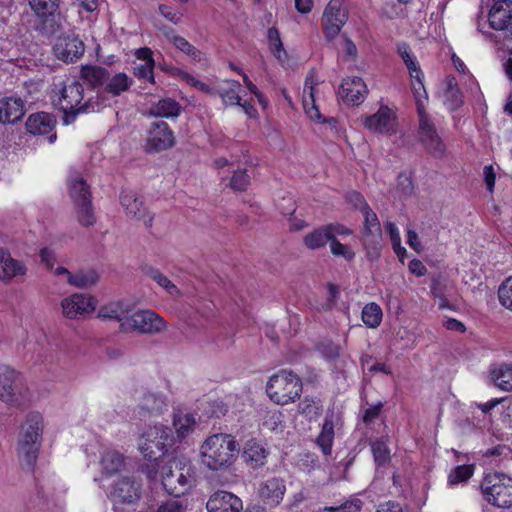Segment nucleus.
I'll use <instances>...</instances> for the list:
<instances>
[{"instance_id": "obj_1", "label": "nucleus", "mask_w": 512, "mask_h": 512, "mask_svg": "<svg viewBox=\"0 0 512 512\" xmlns=\"http://www.w3.org/2000/svg\"><path fill=\"white\" fill-rule=\"evenodd\" d=\"M144 472L151 480L160 476L164 490L177 498L184 495L194 483L192 469L186 459L172 458L166 463H152Z\"/></svg>"}, {"instance_id": "obj_2", "label": "nucleus", "mask_w": 512, "mask_h": 512, "mask_svg": "<svg viewBox=\"0 0 512 512\" xmlns=\"http://www.w3.org/2000/svg\"><path fill=\"white\" fill-rule=\"evenodd\" d=\"M84 87L76 80H67L54 83L51 100L55 108L63 112L64 123H72L81 113L95 112L99 104L92 99L83 102Z\"/></svg>"}, {"instance_id": "obj_3", "label": "nucleus", "mask_w": 512, "mask_h": 512, "mask_svg": "<svg viewBox=\"0 0 512 512\" xmlns=\"http://www.w3.org/2000/svg\"><path fill=\"white\" fill-rule=\"evenodd\" d=\"M239 449L231 434H212L200 446L201 463L211 471H226L235 463Z\"/></svg>"}, {"instance_id": "obj_4", "label": "nucleus", "mask_w": 512, "mask_h": 512, "mask_svg": "<svg viewBox=\"0 0 512 512\" xmlns=\"http://www.w3.org/2000/svg\"><path fill=\"white\" fill-rule=\"evenodd\" d=\"M43 431V418L38 413H31L21 428L18 442V456L31 468L38 457L40 439Z\"/></svg>"}, {"instance_id": "obj_5", "label": "nucleus", "mask_w": 512, "mask_h": 512, "mask_svg": "<svg viewBox=\"0 0 512 512\" xmlns=\"http://www.w3.org/2000/svg\"><path fill=\"white\" fill-rule=\"evenodd\" d=\"M266 392L276 404L286 405L299 398L302 392V382L291 371L281 370L270 377Z\"/></svg>"}, {"instance_id": "obj_6", "label": "nucleus", "mask_w": 512, "mask_h": 512, "mask_svg": "<svg viewBox=\"0 0 512 512\" xmlns=\"http://www.w3.org/2000/svg\"><path fill=\"white\" fill-rule=\"evenodd\" d=\"M483 498L491 505L509 508L512 505V478L503 473H488L481 483Z\"/></svg>"}, {"instance_id": "obj_7", "label": "nucleus", "mask_w": 512, "mask_h": 512, "mask_svg": "<svg viewBox=\"0 0 512 512\" xmlns=\"http://www.w3.org/2000/svg\"><path fill=\"white\" fill-rule=\"evenodd\" d=\"M173 444L171 429L162 424L149 426L141 435L139 450L144 458L156 461L162 457Z\"/></svg>"}, {"instance_id": "obj_8", "label": "nucleus", "mask_w": 512, "mask_h": 512, "mask_svg": "<svg viewBox=\"0 0 512 512\" xmlns=\"http://www.w3.org/2000/svg\"><path fill=\"white\" fill-rule=\"evenodd\" d=\"M28 398V388L19 373L12 367L0 363V400L21 405Z\"/></svg>"}, {"instance_id": "obj_9", "label": "nucleus", "mask_w": 512, "mask_h": 512, "mask_svg": "<svg viewBox=\"0 0 512 512\" xmlns=\"http://www.w3.org/2000/svg\"><path fill=\"white\" fill-rule=\"evenodd\" d=\"M123 332L137 331L141 334H157L166 329L165 320L153 310H139L121 323Z\"/></svg>"}, {"instance_id": "obj_10", "label": "nucleus", "mask_w": 512, "mask_h": 512, "mask_svg": "<svg viewBox=\"0 0 512 512\" xmlns=\"http://www.w3.org/2000/svg\"><path fill=\"white\" fill-rule=\"evenodd\" d=\"M419 124L417 139L425 149L434 156H442L445 152V145L439 136L431 118L422 105H419Z\"/></svg>"}, {"instance_id": "obj_11", "label": "nucleus", "mask_w": 512, "mask_h": 512, "mask_svg": "<svg viewBox=\"0 0 512 512\" xmlns=\"http://www.w3.org/2000/svg\"><path fill=\"white\" fill-rule=\"evenodd\" d=\"M175 137L168 124L162 120L154 121L146 130L145 149L147 152H160L173 147Z\"/></svg>"}, {"instance_id": "obj_12", "label": "nucleus", "mask_w": 512, "mask_h": 512, "mask_svg": "<svg viewBox=\"0 0 512 512\" xmlns=\"http://www.w3.org/2000/svg\"><path fill=\"white\" fill-rule=\"evenodd\" d=\"M142 484L135 476H124L112 486L108 497L114 507L118 504H133L141 497Z\"/></svg>"}, {"instance_id": "obj_13", "label": "nucleus", "mask_w": 512, "mask_h": 512, "mask_svg": "<svg viewBox=\"0 0 512 512\" xmlns=\"http://www.w3.org/2000/svg\"><path fill=\"white\" fill-rule=\"evenodd\" d=\"M96 306V298L83 293H73L61 301L62 314L68 319L85 318L94 312Z\"/></svg>"}, {"instance_id": "obj_14", "label": "nucleus", "mask_w": 512, "mask_h": 512, "mask_svg": "<svg viewBox=\"0 0 512 512\" xmlns=\"http://www.w3.org/2000/svg\"><path fill=\"white\" fill-rule=\"evenodd\" d=\"M492 29L502 32L506 40H512V0H497L488 14Z\"/></svg>"}, {"instance_id": "obj_15", "label": "nucleus", "mask_w": 512, "mask_h": 512, "mask_svg": "<svg viewBox=\"0 0 512 512\" xmlns=\"http://www.w3.org/2000/svg\"><path fill=\"white\" fill-rule=\"evenodd\" d=\"M347 10L342 0H330L323 13V30L325 37L333 40L347 21Z\"/></svg>"}, {"instance_id": "obj_16", "label": "nucleus", "mask_w": 512, "mask_h": 512, "mask_svg": "<svg viewBox=\"0 0 512 512\" xmlns=\"http://www.w3.org/2000/svg\"><path fill=\"white\" fill-rule=\"evenodd\" d=\"M364 126L374 133L391 135L396 133L397 119L389 107L381 106L375 114L365 119Z\"/></svg>"}, {"instance_id": "obj_17", "label": "nucleus", "mask_w": 512, "mask_h": 512, "mask_svg": "<svg viewBox=\"0 0 512 512\" xmlns=\"http://www.w3.org/2000/svg\"><path fill=\"white\" fill-rule=\"evenodd\" d=\"M286 493V483L283 478L271 477L259 483L258 496L269 507H277Z\"/></svg>"}, {"instance_id": "obj_18", "label": "nucleus", "mask_w": 512, "mask_h": 512, "mask_svg": "<svg viewBox=\"0 0 512 512\" xmlns=\"http://www.w3.org/2000/svg\"><path fill=\"white\" fill-rule=\"evenodd\" d=\"M206 508L208 512H241L243 503L235 494L219 490L210 496Z\"/></svg>"}, {"instance_id": "obj_19", "label": "nucleus", "mask_w": 512, "mask_h": 512, "mask_svg": "<svg viewBox=\"0 0 512 512\" xmlns=\"http://www.w3.org/2000/svg\"><path fill=\"white\" fill-rule=\"evenodd\" d=\"M26 273L27 267L23 261L13 258L9 250L0 248V281L11 283Z\"/></svg>"}, {"instance_id": "obj_20", "label": "nucleus", "mask_w": 512, "mask_h": 512, "mask_svg": "<svg viewBox=\"0 0 512 512\" xmlns=\"http://www.w3.org/2000/svg\"><path fill=\"white\" fill-rule=\"evenodd\" d=\"M367 87L360 77H348L339 87L338 94L342 100L351 105L361 104L367 95Z\"/></svg>"}, {"instance_id": "obj_21", "label": "nucleus", "mask_w": 512, "mask_h": 512, "mask_svg": "<svg viewBox=\"0 0 512 512\" xmlns=\"http://www.w3.org/2000/svg\"><path fill=\"white\" fill-rule=\"evenodd\" d=\"M53 50L58 59L74 62L83 55L85 46L77 37H66L59 39L55 43Z\"/></svg>"}, {"instance_id": "obj_22", "label": "nucleus", "mask_w": 512, "mask_h": 512, "mask_svg": "<svg viewBox=\"0 0 512 512\" xmlns=\"http://www.w3.org/2000/svg\"><path fill=\"white\" fill-rule=\"evenodd\" d=\"M120 203L127 215L138 220H143L147 227L152 225L153 216L146 211L141 199H139L134 192L123 191L120 196Z\"/></svg>"}, {"instance_id": "obj_23", "label": "nucleus", "mask_w": 512, "mask_h": 512, "mask_svg": "<svg viewBox=\"0 0 512 512\" xmlns=\"http://www.w3.org/2000/svg\"><path fill=\"white\" fill-rule=\"evenodd\" d=\"M139 414L146 415H159L167 408L166 397L160 393L144 391L138 398Z\"/></svg>"}, {"instance_id": "obj_24", "label": "nucleus", "mask_w": 512, "mask_h": 512, "mask_svg": "<svg viewBox=\"0 0 512 512\" xmlns=\"http://www.w3.org/2000/svg\"><path fill=\"white\" fill-rule=\"evenodd\" d=\"M25 114L24 102L21 98H7L0 101V123L13 124Z\"/></svg>"}, {"instance_id": "obj_25", "label": "nucleus", "mask_w": 512, "mask_h": 512, "mask_svg": "<svg viewBox=\"0 0 512 512\" xmlns=\"http://www.w3.org/2000/svg\"><path fill=\"white\" fill-rule=\"evenodd\" d=\"M55 125V117L46 112L34 113L26 121V129L33 135L49 134L54 130Z\"/></svg>"}, {"instance_id": "obj_26", "label": "nucleus", "mask_w": 512, "mask_h": 512, "mask_svg": "<svg viewBox=\"0 0 512 512\" xmlns=\"http://www.w3.org/2000/svg\"><path fill=\"white\" fill-rule=\"evenodd\" d=\"M338 423V417L334 412H328L325 415L321 432L317 437V444L321 448L324 455H330L334 441V429Z\"/></svg>"}, {"instance_id": "obj_27", "label": "nucleus", "mask_w": 512, "mask_h": 512, "mask_svg": "<svg viewBox=\"0 0 512 512\" xmlns=\"http://www.w3.org/2000/svg\"><path fill=\"white\" fill-rule=\"evenodd\" d=\"M182 111L181 105L172 98H163L151 104L147 111V115L159 118L173 119L180 115Z\"/></svg>"}, {"instance_id": "obj_28", "label": "nucleus", "mask_w": 512, "mask_h": 512, "mask_svg": "<svg viewBox=\"0 0 512 512\" xmlns=\"http://www.w3.org/2000/svg\"><path fill=\"white\" fill-rule=\"evenodd\" d=\"M109 71L101 66L86 65L80 70V77L93 89L104 90Z\"/></svg>"}, {"instance_id": "obj_29", "label": "nucleus", "mask_w": 512, "mask_h": 512, "mask_svg": "<svg viewBox=\"0 0 512 512\" xmlns=\"http://www.w3.org/2000/svg\"><path fill=\"white\" fill-rule=\"evenodd\" d=\"M268 451L259 442L250 440L246 442L243 450V459L252 468H259L265 465Z\"/></svg>"}, {"instance_id": "obj_30", "label": "nucleus", "mask_w": 512, "mask_h": 512, "mask_svg": "<svg viewBox=\"0 0 512 512\" xmlns=\"http://www.w3.org/2000/svg\"><path fill=\"white\" fill-rule=\"evenodd\" d=\"M133 83V78L124 72H119L114 75H110L109 73L103 92L112 96H119L123 92L128 91Z\"/></svg>"}, {"instance_id": "obj_31", "label": "nucleus", "mask_w": 512, "mask_h": 512, "mask_svg": "<svg viewBox=\"0 0 512 512\" xmlns=\"http://www.w3.org/2000/svg\"><path fill=\"white\" fill-rule=\"evenodd\" d=\"M129 306L122 301H113L100 307L98 317L102 319L115 320L120 322L125 321L129 316Z\"/></svg>"}, {"instance_id": "obj_32", "label": "nucleus", "mask_w": 512, "mask_h": 512, "mask_svg": "<svg viewBox=\"0 0 512 512\" xmlns=\"http://www.w3.org/2000/svg\"><path fill=\"white\" fill-rule=\"evenodd\" d=\"M99 281V274L94 269H81L69 275L67 283L78 289H87L96 285Z\"/></svg>"}, {"instance_id": "obj_33", "label": "nucleus", "mask_w": 512, "mask_h": 512, "mask_svg": "<svg viewBox=\"0 0 512 512\" xmlns=\"http://www.w3.org/2000/svg\"><path fill=\"white\" fill-rule=\"evenodd\" d=\"M69 194L73 202L91 198L88 184L77 172L72 173L68 180Z\"/></svg>"}, {"instance_id": "obj_34", "label": "nucleus", "mask_w": 512, "mask_h": 512, "mask_svg": "<svg viewBox=\"0 0 512 512\" xmlns=\"http://www.w3.org/2000/svg\"><path fill=\"white\" fill-rule=\"evenodd\" d=\"M492 379L497 387L504 391H512V364L504 363L491 371Z\"/></svg>"}, {"instance_id": "obj_35", "label": "nucleus", "mask_w": 512, "mask_h": 512, "mask_svg": "<svg viewBox=\"0 0 512 512\" xmlns=\"http://www.w3.org/2000/svg\"><path fill=\"white\" fill-rule=\"evenodd\" d=\"M327 242H330V238L325 225L307 233L303 238L304 245L310 250L320 249L324 247Z\"/></svg>"}, {"instance_id": "obj_36", "label": "nucleus", "mask_w": 512, "mask_h": 512, "mask_svg": "<svg viewBox=\"0 0 512 512\" xmlns=\"http://www.w3.org/2000/svg\"><path fill=\"white\" fill-rule=\"evenodd\" d=\"M101 465L103 471L107 475H112L122 469L124 465V459L119 452L115 450H107L102 455Z\"/></svg>"}, {"instance_id": "obj_37", "label": "nucleus", "mask_w": 512, "mask_h": 512, "mask_svg": "<svg viewBox=\"0 0 512 512\" xmlns=\"http://www.w3.org/2000/svg\"><path fill=\"white\" fill-rule=\"evenodd\" d=\"M361 317L367 327L377 328L382 321V309L375 302L368 303L363 307Z\"/></svg>"}, {"instance_id": "obj_38", "label": "nucleus", "mask_w": 512, "mask_h": 512, "mask_svg": "<svg viewBox=\"0 0 512 512\" xmlns=\"http://www.w3.org/2000/svg\"><path fill=\"white\" fill-rule=\"evenodd\" d=\"M166 37L174 46L192 59L200 61L202 53L190 44L184 37L175 34L173 31L166 33Z\"/></svg>"}, {"instance_id": "obj_39", "label": "nucleus", "mask_w": 512, "mask_h": 512, "mask_svg": "<svg viewBox=\"0 0 512 512\" xmlns=\"http://www.w3.org/2000/svg\"><path fill=\"white\" fill-rule=\"evenodd\" d=\"M195 424V418L191 414L180 412L174 416L173 425L180 438H184L190 434L194 430Z\"/></svg>"}, {"instance_id": "obj_40", "label": "nucleus", "mask_w": 512, "mask_h": 512, "mask_svg": "<svg viewBox=\"0 0 512 512\" xmlns=\"http://www.w3.org/2000/svg\"><path fill=\"white\" fill-rule=\"evenodd\" d=\"M298 411L309 420H313L321 414L322 403L318 398L304 397L298 404Z\"/></svg>"}, {"instance_id": "obj_41", "label": "nucleus", "mask_w": 512, "mask_h": 512, "mask_svg": "<svg viewBox=\"0 0 512 512\" xmlns=\"http://www.w3.org/2000/svg\"><path fill=\"white\" fill-rule=\"evenodd\" d=\"M474 473L473 465H459L456 466L448 475V484L453 486L460 483L467 482Z\"/></svg>"}, {"instance_id": "obj_42", "label": "nucleus", "mask_w": 512, "mask_h": 512, "mask_svg": "<svg viewBox=\"0 0 512 512\" xmlns=\"http://www.w3.org/2000/svg\"><path fill=\"white\" fill-rule=\"evenodd\" d=\"M31 9L39 17L53 15L58 8L59 0H28Z\"/></svg>"}, {"instance_id": "obj_43", "label": "nucleus", "mask_w": 512, "mask_h": 512, "mask_svg": "<svg viewBox=\"0 0 512 512\" xmlns=\"http://www.w3.org/2000/svg\"><path fill=\"white\" fill-rule=\"evenodd\" d=\"M77 207L78 221L83 226H91L95 223V216L92 209L91 200H81L74 202Z\"/></svg>"}, {"instance_id": "obj_44", "label": "nucleus", "mask_w": 512, "mask_h": 512, "mask_svg": "<svg viewBox=\"0 0 512 512\" xmlns=\"http://www.w3.org/2000/svg\"><path fill=\"white\" fill-rule=\"evenodd\" d=\"M240 83L238 81L228 82V87L219 91V96L226 105H240L241 98L239 96Z\"/></svg>"}, {"instance_id": "obj_45", "label": "nucleus", "mask_w": 512, "mask_h": 512, "mask_svg": "<svg viewBox=\"0 0 512 512\" xmlns=\"http://www.w3.org/2000/svg\"><path fill=\"white\" fill-rule=\"evenodd\" d=\"M148 276L155 281L160 287H162L171 296H178L180 294L179 289L173 284L164 274L158 269H150Z\"/></svg>"}, {"instance_id": "obj_46", "label": "nucleus", "mask_w": 512, "mask_h": 512, "mask_svg": "<svg viewBox=\"0 0 512 512\" xmlns=\"http://www.w3.org/2000/svg\"><path fill=\"white\" fill-rule=\"evenodd\" d=\"M303 108L307 116L313 121H320L322 119V115L319 111L318 106L315 103V93L314 92H303Z\"/></svg>"}, {"instance_id": "obj_47", "label": "nucleus", "mask_w": 512, "mask_h": 512, "mask_svg": "<svg viewBox=\"0 0 512 512\" xmlns=\"http://www.w3.org/2000/svg\"><path fill=\"white\" fill-rule=\"evenodd\" d=\"M371 451L375 462L378 465H383L390 459V451L386 443L382 440H375L371 444Z\"/></svg>"}, {"instance_id": "obj_48", "label": "nucleus", "mask_w": 512, "mask_h": 512, "mask_svg": "<svg viewBox=\"0 0 512 512\" xmlns=\"http://www.w3.org/2000/svg\"><path fill=\"white\" fill-rule=\"evenodd\" d=\"M500 304L512 311V277H508L498 289Z\"/></svg>"}, {"instance_id": "obj_49", "label": "nucleus", "mask_w": 512, "mask_h": 512, "mask_svg": "<svg viewBox=\"0 0 512 512\" xmlns=\"http://www.w3.org/2000/svg\"><path fill=\"white\" fill-rule=\"evenodd\" d=\"M249 184L250 176L245 169L235 171L230 180V187L235 191H245Z\"/></svg>"}, {"instance_id": "obj_50", "label": "nucleus", "mask_w": 512, "mask_h": 512, "mask_svg": "<svg viewBox=\"0 0 512 512\" xmlns=\"http://www.w3.org/2000/svg\"><path fill=\"white\" fill-rule=\"evenodd\" d=\"M330 250L334 256L343 257L347 261H351L355 257L354 251L348 245L340 243L337 239L330 241Z\"/></svg>"}, {"instance_id": "obj_51", "label": "nucleus", "mask_w": 512, "mask_h": 512, "mask_svg": "<svg viewBox=\"0 0 512 512\" xmlns=\"http://www.w3.org/2000/svg\"><path fill=\"white\" fill-rule=\"evenodd\" d=\"M462 93L460 89L444 90V103L451 111L458 109L462 105Z\"/></svg>"}, {"instance_id": "obj_52", "label": "nucleus", "mask_w": 512, "mask_h": 512, "mask_svg": "<svg viewBox=\"0 0 512 512\" xmlns=\"http://www.w3.org/2000/svg\"><path fill=\"white\" fill-rule=\"evenodd\" d=\"M155 61L145 62L144 64L138 65L135 67V76L139 80H147L151 83H154V69Z\"/></svg>"}, {"instance_id": "obj_53", "label": "nucleus", "mask_w": 512, "mask_h": 512, "mask_svg": "<svg viewBox=\"0 0 512 512\" xmlns=\"http://www.w3.org/2000/svg\"><path fill=\"white\" fill-rule=\"evenodd\" d=\"M267 37L270 44V49L275 54V56L280 58V53L283 51V45L280 39V33L278 29H276L275 27L269 28Z\"/></svg>"}, {"instance_id": "obj_54", "label": "nucleus", "mask_w": 512, "mask_h": 512, "mask_svg": "<svg viewBox=\"0 0 512 512\" xmlns=\"http://www.w3.org/2000/svg\"><path fill=\"white\" fill-rule=\"evenodd\" d=\"M330 241L336 239V236H348L352 230L340 223H331L325 225Z\"/></svg>"}, {"instance_id": "obj_55", "label": "nucleus", "mask_w": 512, "mask_h": 512, "mask_svg": "<svg viewBox=\"0 0 512 512\" xmlns=\"http://www.w3.org/2000/svg\"><path fill=\"white\" fill-rule=\"evenodd\" d=\"M347 200L351 205H353L356 209L360 210L361 212L370 208L364 197L359 192L352 191L348 193Z\"/></svg>"}, {"instance_id": "obj_56", "label": "nucleus", "mask_w": 512, "mask_h": 512, "mask_svg": "<svg viewBox=\"0 0 512 512\" xmlns=\"http://www.w3.org/2000/svg\"><path fill=\"white\" fill-rule=\"evenodd\" d=\"M422 79H423V77H420L419 80H415V82L412 83V90H413V93H414V96L416 99L418 112H419V105H422L424 107L422 98H427V93L424 88Z\"/></svg>"}, {"instance_id": "obj_57", "label": "nucleus", "mask_w": 512, "mask_h": 512, "mask_svg": "<svg viewBox=\"0 0 512 512\" xmlns=\"http://www.w3.org/2000/svg\"><path fill=\"white\" fill-rule=\"evenodd\" d=\"M185 507L180 500H169L162 503L156 512H184Z\"/></svg>"}, {"instance_id": "obj_58", "label": "nucleus", "mask_w": 512, "mask_h": 512, "mask_svg": "<svg viewBox=\"0 0 512 512\" xmlns=\"http://www.w3.org/2000/svg\"><path fill=\"white\" fill-rule=\"evenodd\" d=\"M363 502L358 498L350 499L338 506V512H360Z\"/></svg>"}, {"instance_id": "obj_59", "label": "nucleus", "mask_w": 512, "mask_h": 512, "mask_svg": "<svg viewBox=\"0 0 512 512\" xmlns=\"http://www.w3.org/2000/svg\"><path fill=\"white\" fill-rule=\"evenodd\" d=\"M362 214L364 217L363 226L372 227L374 231H377V228H381L378 217L371 208L363 211Z\"/></svg>"}, {"instance_id": "obj_60", "label": "nucleus", "mask_w": 512, "mask_h": 512, "mask_svg": "<svg viewBox=\"0 0 512 512\" xmlns=\"http://www.w3.org/2000/svg\"><path fill=\"white\" fill-rule=\"evenodd\" d=\"M386 230H387L388 234L390 235V240H391L394 251H397V247L401 243V237H400V233H399L397 226L393 222H387Z\"/></svg>"}, {"instance_id": "obj_61", "label": "nucleus", "mask_w": 512, "mask_h": 512, "mask_svg": "<svg viewBox=\"0 0 512 512\" xmlns=\"http://www.w3.org/2000/svg\"><path fill=\"white\" fill-rule=\"evenodd\" d=\"M362 235H363V243L372 242V241H381V237H382L381 228H377V231H374L372 227L363 226Z\"/></svg>"}, {"instance_id": "obj_62", "label": "nucleus", "mask_w": 512, "mask_h": 512, "mask_svg": "<svg viewBox=\"0 0 512 512\" xmlns=\"http://www.w3.org/2000/svg\"><path fill=\"white\" fill-rule=\"evenodd\" d=\"M342 49L345 53V57L348 60H354L357 56L356 45L348 37H343Z\"/></svg>"}, {"instance_id": "obj_63", "label": "nucleus", "mask_w": 512, "mask_h": 512, "mask_svg": "<svg viewBox=\"0 0 512 512\" xmlns=\"http://www.w3.org/2000/svg\"><path fill=\"white\" fill-rule=\"evenodd\" d=\"M159 12L164 18L174 24H177L180 21L181 16L167 5L161 4L159 6Z\"/></svg>"}, {"instance_id": "obj_64", "label": "nucleus", "mask_w": 512, "mask_h": 512, "mask_svg": "<svg viewBox=\"0 0 512 512\" xmlns=\"http://www.w3.org/2000/svg\"><path fill=\"white\" fill-rule=\"evenodd\" d=\"M376 512H403L402 507L395 501H387L378 506Z\"/></svg>"}]
</instances>
